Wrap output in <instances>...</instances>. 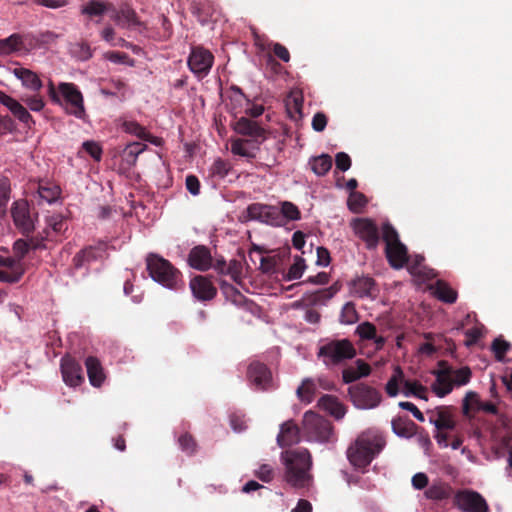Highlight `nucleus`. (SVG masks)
<instances>
[{
  "mask_svg": "<svg viewBox=\"0 0 512 512\" xmlns=\"http://www.w3.org/2000/svg\"><path fill=\"white\" fill-rule=\"evenodd\" d=\"M256 476L261 481L269 483L274 478V469L268 464H262L256 471Z\"/></svg>",
  "mask_w": 512,
  "mask_h": 512,
  "instance_id": "69168bd1",
  "label": "nucleus"
},
{
  "mask_svg": "<svg viewBox=\"0 0 512 512\" xmlns=\"http://www.w3.org/2000/svg\"><path fill=\"white\" fill-rule=\"evenodd\" d=\"M319 406L333 415L336 419L343 418L346 413L345 406L332 395H323L319 399Z\"/></svg>",
  "mask_w": 512,
  "mask_h": 512,
  "instance_id": "f704fd0d",
  "label": "nucleus"
},
{
  "mask_svg": "<svg viewBox=\"0 0 512 512\" xmlns=\"http://www.w3.org/2000/svg\"><path fill=\"white\" fill-rule=\"evenodd\" d=\"M511 345L509 342L502 338H496L492 342V351L494 352L495 358L498 361H503L507 351L510 349Z\"/></svg>",
  "mask_w": 512,
  "mask_h": 512,
  "instance_id": "4d7b16f0",
  "label": "nucleus"
},
{
  "mask_svg": "<svg viewBox=\"0 0 512 512\" xmlns=\"http://www.w3.org/2000/svg\"><path fill=\"white\" fill-rule=\"evenodd\" d=\"M85 366L90 384L94 387H100L105 380V374L100 361L96 357L89 356L85 360Z\"/></svg>",
  "mask_w": 512,
  "mask_h": 512,
  "instance_id": "c85d7f7f",
  "label": "nucleus"
},
{
  "mask_svg": "<svg viewBox=\"0 0 512 512\" xmlns=\"http://www.w3.org/2000/svg\"><path fill=\"white\" fill-rule=\"evenodd\" d=\"M189 265L199 271H207L212 265L210 250L203 245L191 249L188 255Z\"/></svg>",
  "mask_w": 512,
  "mask_h": 512,
  "instance_id": "5701e85b",
  "label": "nucleus"
},
{
  "mask_svg": "<svg viewBox=\"0 0 512 512\" xmlns=\"http://www.w3.org/2000/svg\"><path fill=\"white\" fill-rule=\"evenodd\" d=\"M46 225L45 229H49L51 236H54V239H50L51 242L61 241L62 236H64L65 232L68 230L67 221L61 214H54L47 217Z\"/></svg>",
  "mask_w": 512,
  "mask_h": 512,
  "instance_id": "7c9ffc66",
  "label": "nucleus"
},
{
  "mask_svg": "<svg viewBox=\"0 0 512 512\" xmlns=\"http://www.w3.org/2000/svg\"><path fill=\"white\" fill-rule=\"evenodd\" d=\"M214 55L202 46L191 48L187 64L192 73L203 78L207 76L213 66Z\"/></svg>",
  "mask_w": 512,
  "mask_h": 512,
  "instance_id": "9d476101",
  "label": "nucleus"
},
{
  "mask_svg": "<svg viewBox=\"0 0 512 512\" xmlns=\"http://www.w3.org/2000/svg\"><path fill=\"white\" fill-rule=\"evenodd\" d=\"M247 380L256 391H268L274 388L272 372L259 361H252L247 367Z\"/></svg>",
  "mask_w": 512,
  "mask_h": 512,
  "instance_id": "1a4fd4ad",
  "label": "nucleus"
},
{
  "mask_svg": "<svg viewBox=\"0 0 512 512\" xmlns=\"http://www.w3.org/2000/svg\"><path fill=\"white\" fill-rule=\"evenodd\" d=\"M268 205L261 203H253L247 207L248 217L252 220H258L260 222L264 219V213L267 211Z\"/></svg>",
  "mask_w": 512,
  "mask_h": 512,
  "instance_id": "052dcab7",
  "label": "nucleus"
},
{
  "mask_svg": "<svg viewBox=\"0 0 512 512\" xmlns=\"http://www.w3.org/2000/svg\"><path fill=\"white\" fill-rule=\"evenodd\" d=\"M283 480L296 490H308L313 485L312 456L308 449H289L281 453Z\"/></svg>",
  "mask_w": 512,
  "mask_h": 512,
  "instance_id": "f257e3e1",
  "label": "nucleus"
},
{
  "mask_svg": "<svg viewBox=\"0 0 512 512\" xmlns=\"http://www.w3.org/2000/svg\"><path fill=\"white\" fill-rule=\"evenodd\" d=\"M281 215L284 219L296 221L301 218V212L298 207L289 201H284L281 203V209H279Z\"/></svg>",
  "mask_w": 512,
  "mask_h": 512,
  "instance_id": "864d4df0",
  "label": "nucleus"
},
{
  "mask_svg": "<svg viewBox=\"0 0 512 512\" xmlns=\"http://www.w3.org/2000/svg\"><path fill=\"white\" fill-rule=\"evenodd\" d=\"M303 430L309 441L320 443L336 441V434L331 421L312 411H307L303 416Z\"/></svg>",
  "mask_w": 512,
  "mask_h": 512,
  "instance_id": "0eeeda50",
  "label": "nucleus"
},
{
  "mask_svg": "<svg viewBox=\"0 0 512 512\" xmlns=\"http://www.w3.org/2000/svg\"><path fill=\"white\" fill-rule=\"evenodd\" d=\"M382 239L385 243V256L392 268L400 269L409 263L408 249L400 241L397 230L389 222L382 225Z\"/></svg>",
  "mask_w": 512,
  "mask_h": 512,
  "instance_id": "39448f33",
  "label": "nucleus"
},
{
  "mask_svg": "<svg viewBox=\"0 0 512 512\" xmlns=\"http://www.w3.org/2000/svg\"><path fill=\"white\" fill-rule=\"evenodd\" d=\"M111 12V19L121 28L131 29L145 27L136 11L129 4H122L119 9L113 6Z\"/></svg>",
  "mask_w": 512,
  "mask_h": 512,
  "instance_id": "f3484780",
  "label": "nucleus"
},
{
  "mask_svg": "<svg viewBox=\"0 0 512 512\" xmlns=\"http://www.w3.org/2000/svg\"><path fill=\"white\" fill-rule=\"evenodd\" d=\"M470 400L475 401V408L477 409V411H484L491 414L497 413V407L494 403L482 402L477 393L470 391L466 394L465 398L463 399L462 410L465 416L471 415Z\"/></svg>",
  "mask_w": 512,
  "mask_h": 512,
  "instance_id": "a878e982",
  "label": "nucleus"
},
{
  "mask_svg": "<svg viewBox=\"0 0 512 512\" xmlns=\"http://www.w3.org/2000/svg\"><path fill=\"white\" fill-rule=\"evenodd\" d=\"M22 103H24L31 111L40 112L44 106L45 101L40 94L27 95L24 94L20 97Z\"/></svg>",
  "mask_w": 512,
  "mask_h": 512,
  "instance_id": "8fccbe9b",
  "label": "nucleus"
},
{
  "mask_svg": "<svg viewBox=\"0 0 512 512\" xmlns=\"http://www.w3.org/2000/svg\"><path fill=\"white\" fill-rule=\"evenodd\" d=\"M11 216L16 228L23 236L29 237L33 233L35 226L27 201H15L11 207Z\"/></svg>",
  "mask_w": 512,
  "mask_h": 512,
  "instance_id": "ddd939ff",
  "label": "nucleus"
},
{
  "mask_svg": "<svg viewBox=\"0 0 512 512\" xmlns=\"http://www.w3.org/2000/svg\"><path fill=\"white\" fill-rule=\"evenodd\" d=\"M377 329L376 326L368 321L360 323L355 330V334H357L362 341L371 340L376 337Z\"/></svg>",
  "mask_w": 512,
  "mask_h": 512,
  "instance_id": "3c124183",
  "label": "nucleus"
},
{
  "mask_svg": "<svg viewBox=\"0 0 512 512\" xmlns=\"http://www.w3.org/2000/svg\"><path fill=\"white\" fill-rule=\"evenodd\" d=\"M317 356L326 366L339 365L353 359L356 349L349 339H332L320 345Z\"/></svg>",
  "mask_w": 512,
  "mask_h": 512,
  "instance_id": "423d86ee",
  "label": "nucleus"
},
{
  "mask_svg": "<svg viewBox=\"0 0 512 512\" xmlns=\"http://www.w3.org/2000/svg\"><path fill=\"white\" fill-rule=\"evenodd\" d=\"M403 393L405 396L413 395L421 399H427V389L418 381L406 380L404 382Z\"/></svg>",
  "mask_w": 512,
  "mask_h": 512,
  "instance_id": "c03bdc74",
  "label": "nucleus"
},
{
  "mask_svg": "<svg viewBox=\"0 0 512 512\" xmlns=\"http://www.w3.org/2000/svg\"><path fill=\"white\" fill-rule=\"evenodd\" d=\"M48 94L53 103L61 105L66 112L83 119L86 115L84 99L81 91L74 83L62 82L56 89L53 82L48 84Z\"/></svg>",
  "mask_w": 512,
  "mask_h": 512,
  "instance_id": "7ed1b4c3",
  "label": "nucleus"
},
{
  "mask_svg": "<svg viewBox=\"0 0 512 512\" xmlns=\"http://www.w3.org/2000/svg\"><path fill=\"white\" fill-rule=\"evenodd\" d=\"M351 287L353 293L359 298L375 299L379 289L375 280L369 276H359L352 280Z\"/></svg>",
  "mask_w": 512,
  "mask_h": 512,
  "instance_id": "4be33fe9",
  "label": "nucleus"
},
{
  "mask_svg": "<svg viewBox=\"0 0 512 512\" xmlns=\"http://www.w3.org/2000/svg\"><path fill=\"white\" fill-rule=\"evenodd\" d=\"M285 106L291 119L297 121L303 117V96L300 92H291L285 100Z\"/></svg>",
  "mask_w": 512,
  "mask_h": 512,
  "instance_id": "2f4dec72",
  "label": "nucleus"
},
{
  "mask_svg": "<svg viewBox=\"0 0 512 512\" xmlns=\"http://www.w3.org/2000/svg\"><path fill=\"white\" fill-rule=\"evenodd\" d=\"M354 233L366 244L369 250L376 249L380 236L376 223L369 218H356L351 223Z\"/></svg>",
  "mask_w": 512,
  "mask_h": 512,
  "instance_id": "f8f14e48",
  "label": "nucleus"
},
{
  "mask_svg": "<svg viewBox=\"0 0 512 512\" xmlns=\"http://www.w3.org/2000/svg\"><path fill=\"white\" fill-rule=\"evenodd\" d=\"M178 443L183 452L187 455H193L197 450V442L189 433H184L178 438Z\"/></svg>",
  "mask_w": 512,
  "mask_h": 512,
  "instance_id": "6e6d98bb",
  "label": "nucleus"
},
{
  "mask_svg": "<svg viewBox=\"0 0 512 512\" xmlns=\"http://www.w3.org/2000/svg\"><path fill=\"white\" fill-rule=\"evenodd\" d=\"M453 488L445 482L438 481L431 484L425 491V496L431 500H445L452 496Z\"/></svg>",
  "mask_w": 512,
  "mask_h": 512,
  "instance_id": "c9c22d12",
  "label": "nucleus"
},
{
  "mask_svg": "<svg viewBox=\"0 0 512 512\" xmlns=\"http://www.w3.org/2000/svg\"><path fill=\"white\" fill-rule=\"evenodd\" d=\"M13 74L22 82V85L34 92H39L42 88V81L38 75L24 67H17L13 70Z\"/></svg>",
  "mask_w": 512,
  "mask_h": 512,
  "instance_id": "c756f323",
  "label": "nucleus"
},
{
  "mask_svg": "<svg viewBox=\"0 0 512 512\" xmlns=\"http://www.w3.org/2000/svg\"><path fill=\"white\" fill-rule=\"evenodd\" d=\"M231 169L232 166L228 161L218 158L213 162L210 168V174L212 177L224 179Z\"/></svg>",
  "mask_w": 512,
  "mask_h": 512,
  "instance_id": "49530a36",
  "label": "nucleus"
},
{
  "mask_svg": "<svg viewBox=\"0 0 512 512\" xmlns=\"http://www.w3.org/2000/svg\"><path fill=\"white\" fill-rule=\"evenodd\" d=\"M113 4L102 0H89L81 7V14L87 16L90 20L101 18L106 12H111Z\"/></svg>",
  "mask_w": 512,
  "mask_h": 512,
  "instance_id": "bb28decb",
  "label": "nucleus"
},
{
  "mask_svg": "<svg viewBox=\"0 0 512 512\" xmlns=\"http://www.w3.org/2000/svg\"><path fill=\"white\" fill-rule=\"evenodd\" d=\"M0 103L7 107L12 115L23 123L25 127L31 129L35 126V120L21 100L18 101L0 90Z\"/></svg>",
  "mask_w": 512,
  "mask_h": 512,
  "instance_id": "dca6fc26",
  "label": "nucleus"
},
{
  "mask_svg": "<svg viewBox=\"0 0 512 512\" xmlns=\"http://www.w3.org/2000/svg\"><path fill=\"white\" fill-rule=\"evenodd\" d=\"M236 133L248 137V139H255L264 141L266 139V131L256 121L241 117L234 125Z\"/></svg>",
  "mask_w": 512,
  "mask_h": 512,
  "instance_id": "412c9836",
  "label": "nucleus"
},
{
  "mask_svg": "<svg viewBox=\"0 0 512 512\" xmlns=\"http://www.w3.org/2000/svg\"><path fill=\"white\" fill-rule=\"evenodd\" d=\"M262 222L272 226H282L283 217L277 207L268 205L267 211H265L264 213V219Z\"/></svg>",
  "mask_w": 512,
  "mask_h": 512,
  "instance_id": "5fc2aeb1",
  "label": "nucleus"
},
{
  "mask_svg": "<svg viewBox=\"0 0 512 512\" xmlns=\"http://www.w3.org/2000/svg\"><path fill=\"white\" fill-rule=\"evenodd\" d=\"M313 172L318 176H324L332 167V158L327 154L314 157L311 162Z\"/></svg>",
  "mask_w": 512,
  "mask_h": 512,
  "instance_id": "a19ab883",
  "label": "nucleus"
},
{
  "mask_svg": "<svg viewBox=\"0 0 512 512\" xmlns=\"http://www.w3.org/2000/svg\"><path fill=\"white\" fill-rule=\"evenodd\" d=\"M393 432L404 438H411L417 432L418 426L408 416H397L392 419Z\"/></svg>",
  "mask_w": 512,
  "mask_h": 512,
  "instance_id": "cd10ccee",
  "label": "nucleus"
},
{
  "mask_svg": "<svg viewBox=\"0 0 512 512\" xmlns=\"http://www.w3.org/2000/svg\"><path fill=\"white\" fill-rule=\"evenodd\" d=\"M336 168L345 172L351 167V158L345 152H339L335 156Z\"/></svg>",
  "mask_w": 512,
  "mask_h": 512,
  "instance_id": "774afa93",
  "label": "nucleus"
},
{
  "mask_svg": "<svg viewBox=\"0 0 512 512\" xmlns=\"http://www.w3.org/2000/svg\"><path fill=\"white\" fill-rule=\"evenodd\" d=\"M147 149V145L140 142L128 144L123 151V160L129 166H134L138 156Z\"/></svg>",
  "mask_w": 512,
  "mask_h": 512,
  "instance_id": "58836bf2",
  "label": "nucleus"
},
{
  "mask_svg": "<svg viewBox=\"0 0 512 512\" xmlns=\"http://www.w3.org/2000/svg\"><path fill=\"white\" fill-rule=\"evenodd\" d=\"M300 442V429L293 420L281 424L277 436V444L281 447H290Z\"/></svg>",
  "mask_w": 512,
  "mask_h": 512,
  "instance_id": "b1692460",
  "label": "nucleus"
},
{
  "mask_svg": "<svg viewBox=\"0 0 512 512\" xmlns=\"http://www.w3.org/2000/svg\"><path fill=\"white\" fill-rule=\"evenodd\" d=\"M23 277V271L19 268L15 272L0 270V281L5 283H17Z\"/></svg>",
  "mask_w": 512,
  "mask_h": 512,
  "instance_id": "0e129e2a",
  "label": "nucleus"
},
{
  "mask_svg": "<svg viewBox=\"0 0 512 512\" xmlns=\"http://www.w3.org/2000/svg\"><path fill=\"white\" fill-rule=\"evenodd\" d=\"M11 183L8 177L0 178V216L6 212L7 203L10 199Z\"/></svg>",
  "mask_w": 512,
  "mask_h": 512,
  "instance_id": "a18cd8bd",
  "label": "nucleus"
},
{
  "mask_svg": "<svg viewBox=\"0 0 512 512\" xmlns=\"http://www.w3.org/2000/svg\"><path fill=\"white\" fill-rule=\"evenodd\" d=\"M50 239H54V236H51L49 229H44L41 233L31 236L27 241L30 244V249L42 250L48 248L46 242H51Z\"/></svg>",
  "mask_w": 512,
  "mask_h": 512,
  "instance_id": "79ce46f5",
  "label": "nucleus"
},
{
  "mask_svg": "<svg viewBox=\"0 0 512 512\" xmlns=\"http://www.w3.org/2000/svg\"><path fill=\"white\" fill-rule=\"evenodd\" d=\"M315 391V385L312 380L305 379L297 389V395L301 400L311 401Z\"/></svg>",
  "mask_w": 512,
  "mask_h": 512,
  "instance_id": "bf43d9fd",
  "label": "nucleus"
},
{
  "mask_svg": "<svg viewBox=\"0 0 512 512\" xmlns=\"http://www.w3.org/2000/svg\"><path fill=\"white\" fill-rule=\"evenodd\" d=\"M439 366L442 368L434 372L436 381L432 385V390L438 397H444L453 389L451 380L452 367L448 366L445 361H440Z\"/></svg>",
  "mask_w": 512,
  "mask_h": 512,
  "instance_id": "6ab92c4d",
  "label": "nucleus"
},
{
  "mask_svg": "<svg viewBox=\"0 0 512 512\" xmlns=\"http://www.w3.org/2000/svg\"><path fill=\"white\" fill-rule=\"evenodd\" d=\"M38 193L43 200L52 203L59 198L61 189L54 183L44 182L39 184Z\"/></svg>",
  "mask_w": 512,
  "mask_h": 512,
  "instance_id": "ea45409f",
  "label": "nucleus"
},
{
  "mask_svg": "<svg viewBox=\"0 0 512 512\" xmlns=\"http://www.w3.org/2000/svg\"><path fill=\"white\" fill-rule=\"evenodd\" d=\"M454 504L464 512H489V506L481 494L472 490H459Z\"/></svg>",
  "mask_w": 512,
  "mask_h": 512,
  "instance_id": "9b49d317",
  "label": "nucleus"
},
{
  "mask_svg": "<svg viewBox=\"0 0 512 512\" xmlns=\"http://www.w3.org/2000/svg\"><path fill=\"white\" fill-rule=\"evenodd\" d=\"M75 54L82 61L89 60L93 55L92 49L87 42L78 43L76 45Z\"/></svg>",
  "mask_w": 512,
  "mask_h": 512,
  "instance_id": "338daca9",
  "label": "nucleus"
},
{
  "mask_svg": "<svg viewBox=\"0 0 512 512\" xmlns=\"http://www.w3.org/2000/svg\"><path fill=\"white\" fill-rule=\"evenodd\" d=\"M0 266L9 268V272H15L19 268L25 273V268L23 262H19L14 256L13 257H3L0 256Z\"/></svg>",
  "mask_w": 512,
  "mask_h": 512,
  "instance_id": "e2e57ef3",
  "label": "nucleus"
},
{
  "mask_svg": "<svg viewBox=\"0 0 512 512\" xmlns=\"http://www.w3.org/2000/svg\"><path fill=\"white\" fill-rule=\"evenodd\" d=\"M61 373L64 382L72 387L83 383L84 376L81 365L71 356L66 355L61 359Z\"/></svg>",
  "mask_w": 512,
  "mask_h": 512,
  "instance_id": "a211bd4d",
  "label": "nucleus"
},
{
  "mask_svg": "<svg viewBox=\"0 0 512 512\" xmlns=\"http://www.w3.org/2000/svg\"><path fill=\"white\" fill-rule=\"evenodd\" d=\"M107 244L99 242L97 245H90L75 254L72 259L74 268L81 269L88 267L90 263L102 259L106 255Z\"/></svg>",
  "mask_w": 512,
  "mask_h": 512,
  "instance_id": "4468645a",
  "label": "nucleus"
},
{
  "mask_svg": "<svg viewBox=\"0 0 512 512\" xmlns=\"http://www.w3.org/2000/svg\"><path fill=\"white\" fill-rule=\"evenodd\" d=\"M340 321L343 324H353L358 321V313L354 303L347 302L343 306L340 314Z\"/></svg>",
  "mask_w": 512,
  "mask_h": 512,
  "instance_id": "603ef678",
  "label": "nucleus"
},
{
  "mask_svg": "<svg viewBox=\"0 0 512 512\" xmlns=\"http://www.w3.org/2000/svg\"><path fill=\"white\" fill-rule=\"evenodd\" d=\"M263 141L255 139L237 138L231 141V152L234 155L246 157L249 159L256 157V152Z\"/></svg>",
  "mask_w": 512,
  "mask_h": 512,
  "instance_id": "393cba45",
  "label": "nucleus"
},
{
  "mask_svg": "<svg viewBox=\"0 0 512 512\" xmlns=\"http://www.w3.org/2000/svg\"><path fill=\"white\" fill-rule=\"evenodd\" d=\"M404 373L400 366H395L393 374L385 385V391L390 397H395L399 393V385L404 384Z\"/></svg>",
  "mask_w": 512,
  "mask_h": 512,
  "instance_id": "4c0bfd02",
  "label": "nucleus"
},
{
  "mask_svg": "<svg viewBox=\"0 0 512 512\" xmlns=\"http://www.w3.org/2000/svg\"><path fill=\"white\" fill-rule=\"evenodd\" d=\"M306 268L305 261L302 257L296 256L294 263L290 266L287 273L284 274L283 279L286 281L296 280L301 278Z\"/></svg>",
  "mask_w": 512,
  "mask_h": 512,
  "instance_id": "37998d69",
  "label": "nucleus"
},
{
  "mask_svg": "<svg viewBox=\"0 0 512 512\" xmlns=\"http://www.w3.org/2000/svg\"><path fill=\"white\" fill-rule=\"evenodd\" d=\"M348 394L355 407L359 409H373L382 400L380 392L365 383H358L348 388Z\"/></svg>",
  "mask_w": 512,
  "mask_h": 512,
  "instance_id": "6e6552de",
  "label": "nucleus"
},
{
  "mask_svg": "<svg viewBox=\"0 0 512 512\" xmlns=\"http://www.w3.org/2000/svg\"><path fill=\"white\" fill-rule=\"evenodd\" d=\"M33 39L29 35L14 33L7 38L0 39V56H8L14 53L28 52L33 45Z\"/></svg>",
  "mask_w": 512,
  "mask_h": 512,
  "instance_id": "2eb2a0df",
  "label": "nucleus"
},
{
  "mask_svg": "<svg viewBox=\"0 0 512 512\" xmlns=\"http://www.w3.org/2000/svg\"><path fill=\"white\" fill-rule=\"evenodd\" d=\"M434 294L444 303L453 304L457 300V291L442 280L436 282Z\"/></svg>",
  "mask_w": 512,
  "mask_h": 512,
  "instance_id": "e433bc0d",
  "label": "nucleus"
},
{
  "mask_svg": "<svg viewBox=\"0 0 512 512\" xmlns=\"http://www.w3.org/2000/svg\"><path fill=\"white\" fill-rule=\"evenodd\" d=\"M367 202L368 200L363 193L351 192L348 197L347 205L352 212L359 213L366 206Z\"/></svg>",
  "mask_w": 512,
  "mask_h": 512,
  "instance_id": "de8ad7c7",
  "label": "nucleus"
},
{
  "mask_svg": "<svg viewBox=\"0 0 512 512\" xmlns=\"http://www.w3.org/2000/svg\"><path fill=\"white\" fill-rule=\"evenodd\" d=\"M471 376H472L471 369L467 366L461 367L460 369H455V370L452 368L451 380H452L453 386L454 385H456V386L466 385L467 383L470 382Z\"/></svg>",
  "mask_w": 512,
  "mask_h": 512,
  "instance_id": "09e8293b",
  "label": "nucleus"
},
{
  "mask_svg": "<svg viewBox=\"0 0 512 512\" xmlns=\"http://www.w3.org/2000/svg\"><path fill=\"white\" fill-rule=\"evenodd\" d=\"M82 148L88 153L95 161H100L102 158V148L95 141H85Z\"/></svg>",
  "mask_w": 512,
  "mask_h": 512,
  "instance_id": "680f3d73",
  "label": "nucleus"
},
{
  "mask_svg": "<svg viewBox=\"0 0 512 512\" xmlns=\"http://www.w3.org/2000/svg\"><path fill=\"white\" fill-rule=\"evenodd\" d=\"M190 289L193 296L200 301L212 300L217 294V289L211 280L202 275H197L191 279Z\"/></svg>",
  "mask_w": 512,
  "mask_h": 512,
  "instance_id": "aec40b11",
  "label": "nucleus"
},
{
  "mask_svg": "<svg viewBox=\"0 0 512 512\" xmlns=\"http://www.w3.org/2000/svg\"><path fill=\"white\" fill-rule=\"evenodd\" d=\"M386 442L379 433L366 430L357 436L347 449V458L355 468H366L382 451Z\"/></svg>",
  "mask_w": 512,
  "mask_h": 512,
  "instance_id": "f03ea898",
  "label": "nucleus"
},
{
  "mask_svg": "<svg viewBox=\"0 0 512 512\" xmlns=\"http://www.w3.org/2000/svg\"><path fill=\"white\" fill-rule=\"evenodd\" d=\"M121 128L124 132L134 135L139 139L149 141L153 144H158V139L153 137L149 132L146 131L145 127L140 125L134 120H125L121 124Z\"/></svg>",
  "mask_w": 512,
  "mask_h": 512,
  "instance_id": "72a5a7b5",
  "label": "nucleus"
},
{
  "mask_svg": "<svg viewBox=\"0 0 512 512\" xmlns=\"http://www.w3.org/2000/svg\"><path fill=\"white\" fill-rule=\"evenodd\" d=\"M146 268L150 277L166 288L178 289L183 285L182 273L170 261L158 254L147 255Z\"/></svg>",
  "mask_w": 512,
  "mask_h": 512,
  "instance_id": "20e7f679",
  "label": "nucleus"
},
{
  "mask_svg": "<svg viewBox=\"0 0 512 512\" xmlns=\"http://www.w3.org/2000/svg\"><path fill=\"white\" fill-rule=\"evenodd\" d=\"M436 418L430 417V423L438 430H452L455 428V421L448 407H439L435 412Z\"/></svg>",
  "mask_w": 512,
  "mask_h": 512,
  "instance_id": "473e14b6",
  "label": "nucleus"
},
{
  "mask_svg": "<svg viewBox=\"0 0 512 512\" xmlns=\"http://www.w3.org/2000/svg\"><path fill=\"white\" fill-rule=\"evenodd\" d=\"M14 257L22 262L30 250V244L25 239H17L12 247Z\"/></svg>",
  "mask_w": 512,
  "mask_h": 512,
  "instance_id": "13d9d810",
  "label": "nucleus"
}]
</instances>
